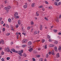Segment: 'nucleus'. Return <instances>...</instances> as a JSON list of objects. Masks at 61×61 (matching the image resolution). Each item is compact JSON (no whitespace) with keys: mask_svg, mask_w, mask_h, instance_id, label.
<instances>
[{"mask_svg":"<svg viewBox=\"0 0 61 61\" xmlns=\"http://www.w3.org/2000/svg\"><path fill=\"white\" fill-rule=\"evenodd\" d=\"M19 53H18L19 55L20 56H22V53H23V51H19Z\"/></svg>","mask_w":61,"mask_h":61,"instance_id":"obj_1","label":"nucleus"},{"mask_svg":"<svg viewBox=\"0 0 61 61\" xmlns=\"http://www.w3.org/2000/svg\"><path fill=\"white\" fill-rule=\"evenodd\" d=\"M9 47H7V49H6V52H10V49H9Z\"/></svg>","mask_w":61,"mask_h":61,"instance_id":"obj_2","label":"nucleus"},{"mask_svg":"<svg viewBox=\"0 0 61 61\" xmlns=\"http://www.w3.org/2000/svg\"><path fill=\"white\" fill-rule=\"evenodd\" d=\"M27 40L26 39H24L22 41V43H23V44L27 42Z\"/></svg>","mask_w":61,"mask_h":61,"instance_id":"obj_3","label":"nucleus"},{"mask_svg":"<svg viewBox=\"0 0 61 61\" xmlns=\"http://www.w3.org/2000/svg\"><path fill=\"white\" fill-rule=\"evenodd\" d=\"M56 57L57 58L59 57V53H58L56 54Z\"/></svg>","mask_w":61,"mask_h":61,"instance_id":"obj_4","label":"nucleus"},{"mask_svg":"<svg viewBox=\"0 0 61 61\" xmlns=\"http://www.w3.org/2000/svg\"><path fill=\"white\" fill-rule=\"evenodd\" d=\"M5 9L6 10V11H7V12H8V11H9V10L8 8H7V7H5Z\"/></svg>","mask_w":61,"mask_h":61,"instance_id":"obj_5","label":"nucleus"},{"mask_svg":"<svg viewBox=\"0 0 61 61\" xmlns=\"http://www.w3.org/2000/svg\"><path fill=\"white\" fill-rule=\"evenodd\" d=\"M54 49L55 51H57V47H56L55 46L54 47Z\"/></svg>","mask_w":61,"mask_h":61,"instance_id":"obj_6","label":"nucleus"},{"mask_svg":"<svg viewBox=\"0 0 61 61\" xmlns=\"http://www.w3.org/2000/svg\"><path fill=\"white\" fill-rule=\"evenodd\" d=\"M33 49L32 48H30V49L28 50V51L30 52H32V51H33Z\"/></svg>","mask_w":61,"mask_h":61,"instance_id":"obj_7","label":"nucleus"},{"mask_svg":"<svg viewBox=\"0 0 61 61\" xmlns=\"http://www.w3.org/2000/svg\"><path fill=\"white\" fill-rule=\"evenodd\" d=\"M28 45H32V42L31 41H29L28 42Z\"/></svg>","mask_w":61,"mask_h":61,"instance_id":"obj_8","label":"nucleus"},{"mask_svg":"<svg viewBox=\"0 0 61 61\" xmlns=\"http://www.w3.org/2000/svg\"><path fill=\"white\" fill-rule=\"evenodd\" d=\"M18 13L17 12H15L14 15V16H17V15H18Z\"/></svg>","mask_w":61,"mask_h":61,"instance_id":"obj_9","label":"nucleus"},{"mask_svg":"<svg viewBox=\"0 0 61 61\" xmlns=\"http://www.w3.org/2000/svg\"><path fill=\"white\" fill-rule=\"evenodd\" d=\"M18 25H20L21 24V20H19L18 21Z\"/></svg>","mask_w":61,"mask_h":61,"instance_id":"obj_10","label":"nucleus"},{"mask_svg":"<svg viewBox=\"0 0 61 61\" xmlns=\"http://www.w3.org/2000/svg\"><path fill=\"white\" fill-rule=\"evenodd\" d=\"M51 53L52 55H53V56H54V51L53 50H52Z\"/></svg>","mask_w":61,"mask_h":61,"instance_id":"obj_11","label":"nucleus"},{"mask_svg":"<svg viewBox=\"0 0 61 61\" xmlns=\"http://www.w3.org/2000/svg\"><path fill=\"white\" fill-rule=\"evenodd\" d=\"M42 28H43V26L42 25H40V30H42Z\"/></svg>","mask_w":61,"mask_h":61,"instance_id":"obj_12","label":"nucleus"},{"mask_svg":"<svg viewBox=\"0 0 61 61\" xmlns=\"http://www.w3.org/2000/svg\"><path fill=\"white\" fill-rule=\"evenodd\" d=\"M12 31H14V28L13 27V26H11L10 27Z\"/></svg>","mask_w":61,"mask_h":61,"instance_id":"obj_13","label":"nucleus"},{"mask_svg":"<svg viewBox=\"0 0 61 61\" xmlns=\"http://www.w3.org/2000/svg\"><path fill=\"white\" fill-rule=\"evenodd\" d=\"M31 6L32 7H35V3H33L31 5Z\"/></svg>","mask_w":61,"mask_h":61,"instance_id":"obj_14","label":"nucleus"},{"mask_svg":"<svg viewBox=\"0 0 61 61\" xmlns=\"http://www.w3.org/2000/svg\"><path fill=\"white\" fill-rule=\"evenodd\" d=\"M8 21L10 23H11V19L10 18H9L8 20Z\"/></svg>","mask_w":61,"mask_h":61,"instance_id":"obj_15","label":"nucleus"},{"mask_svg":"<svg viewBox=\"0 0 61 61\" xmlns=\"http://www.w3.org/2000/svg\"><path fill=\"white\" fill-rule=\"evenodd\" d=\"M5 26H6V27H7V28H9V26H8V24H5Z\"/></svg>","mask_w":61,"mask_h":61,"instance_id":"obj_16","label":"nucleus"},{"mask_svg":"<svg viewBox=\"0 0 61 61\" xmlns=\"http://www.w3.org/2000/svg\"><path fill=\"white\" fill-rule=\"evenodd\" d=\"M11 51H12L13 52H15V50L14 49H11Z\"/></svg>","mask_w":61,"mask_h":61,"instance_id":"obj_17","label":"nucleus"},{"mask_svg":"<svg viewBox=\"0 0 61 61\" xmlns=\"http://www.w3.org/2000/svg\"><path fill=\"white\" fill-rule=\"evenodd\" d=\"M23 7L24 8H27V5H24L23 6Z\"/></svg>","mask_w":61,"mask_h":61,"instance_id":"obj_18","label":"nucleus"},{"mask_svg":"<svg viewBox=\"0 0 61 61\" xmlns=\"http://www.w3.org/2000/svg\"><path fill=\"white\" fill-rule=\"evenodd\" d=\"M50 45V47H54L55 46L53 44H51V45Z\"/></svg>","mask_w":61,"mask_h":61,"instance_id":"obj_19","label":"nucleus"},{"mask_svg":"<svg viewBox=\"0 0 61 61\" xmlns=\"http://www.w3.org/2000/svg\"><path fill=\"white\" fill-rule=\"evenodd\" d=\"M43 5L40 6L38 7V8H43Z\"/></svg>","mask_w":61,"mask_h":61,"instance_id":"obj_20","label":"nucleus"},{"mask_svg":"<svg viewBox=\"0 0 61 61\" xmlns=\"http://www.w3.org/2000/svg\"><path fill=\"white\" fill-rule=\"evenodd\" d=\"M1 41L2 44H4V41L3 40H1Z\"/></svg>","mask_w":61,"mask_h":61,"instance_id":"obj_21","label":"nucleus"},{"mask_svg":"<svg viewBox=\"0 0 61 61\" xmlns=\"http://www.w3.org/2000/svg\"><path fill=\"white\" fill-rule=\"evenodd\" d=\"M42 43H44V42H45V40L44 39H42Z\"/></svg>","mask_w":61,"mask_h":61,"instance_id":"obj_22","label":"nucleus"},{"mask_svg":"<svg viewBox=\"0 0 61 61\" xmlns=\"http://www.w3.org/2000/svg\"><path fill=\"white\" fill-rule=\"evenodd\" d=\"M7 7L8 8L9 10V9H10V8H11V7L10 6H8V7Z\"/></svg>","mask_w":61,"mask_h":61,"instance_id":"obj_23","label":"nucleus"},{"mask_svg":"<svg viewBox=\"0 0 61 61\" xmlns=\"http://www.w3.org/2000/svg\"><path fill=\"white\" fill-rule=\"evenodd\" d=\"M15 18L17 19H18V18H19V16H15Z\"/></svg>","mask_w":61,"mask_h":61,"instance_id":"obj_24","label":"nucleus"},{"mask_svg":"<svg viewBox=\"0 0 61 61\" xmlns=\"http://www.w3.org/2000/svg\"><path fill=\"white\" fill-rule=\"evenodd\" d=\"M36 16H39V14L37 13V12H36Z\"/></svg>","mask_w":61,"mask_h":61,"instance_id":"obj_25","label":"nucleus"},{"mask_svg":"<svg viewBox=\"0 0 61 61\" xmlns=\"http://www.w3.org/2000/svg\"><path fill=\"white\" fill-rule=\"evenodd\" d=\"M55 5H57V2L56 1L55 3Z\"/></svg>","mask_w":61,"mask_h":61,"instance_id":"obj_26","label":"nucleus"},{"mask_svg":"<svg viewBox=\"0 0 61 61\" xmlns=\"http://www.w3.org/2000/svg\"><path fill=\"white\" fill-rule=\"evenodd\" d=\"M39 61H43V58H41L40 59Z\"/></svg>","mask_w":61,"mask_h":61,"instance_id":"obj_27","label":"nucleus"},{"mask_svg":"<svg viewBox=\"0 0 61 61\" xmlns=\"http://www.w3.org/2000/svg\"><path fill=\"white\" fill-rule=\"evenodd\" d=\"M49 8L50 9H52L53 8H52V7L51 6H50L49 7Z\"/></svg>","mask_w":61,"mask_h":61,"instance_id":"obj_28","label":"nucleus"},{"mask_svg":"<svg viewBox=\"0 0 61 61\" xmlns=\"http://www.w3.org/2000/svg\"><path fill=\"white\" fill-rule=\"evenodd\" d=\"M26 46V45H22V46L23 47H25L26 46Z\"/></svg>","mask_w":61,"mask_h":61,"instance_id":"obj_29","label":"nucleus"},{"mask_svg":"<svg viewBox=\"0 0 61 61\" xmlns=\"http://www.w3.org/2000/svg\"><path fill=\"white\" fill-rule=\"evenodd\" d=\"M30 26H28L27 27V29L28 30H29V29H30Z\"/></svg>","mask_w":61,"mask_h":61,"instance_id":"obj_30","label":"nucleus"},{"mask_svg":"<svg viewBox=\"0 0 61 61\" xmlns=\"http://www.w3.org/2000/svg\"><path fill=\"white\" fill-rule=\"evenodd\" d=\"M52 39H49V42H52Z\"/></svg>","mask_w":61,"mask_h":61,"instance_id":"obj_31","label":"nucleus"},{"mask_svg":"<svg viewBox=\"0 0 61 61\" xmlns=\"http://www.w3.org/2000/svg\"><path fill=\"white\" fill-rule=\"evenodd\" d=\"M54 30V32H55V33H56V32L57 31V30Z\"/></svg>","mask_w":61,"mask_h":61,"instance_id":"obj_32","label":"nucleus"},{"mask_svg":"<svg viewBox=\"0 0 61 61\" xmlns=\"http://www.w3.org/2000/svg\"><path fill=\"white\" fill-rule=\"evenodd\" d=\"M56 20V21L57 22H59V21H58V19H57L56 20Z\"/></svg>","mask_w":61,"mask_h":61,"instance_id":"obj_33","label":"nucleus"},{"mask_svg":"<svg viewBox=\"0 0 61 61\" xmlns=\"http://www.w3.org/2000/svg\"><path fill=\"white\" fill-rule=\"evenodd\" d=\"M34 33L35 34H37V31H34Z\"/></svg>","mask_w":61,"mask_h":61,"instance_id":"obj_34","label":"nucleus"},{"mask_svg":"<svg viewBox=\"0 0 61 61\" xmlns=\"http://www.w3.org/2000/svg\"><path fill=\"white\" fill-rule=\"evenodd\" d=\"M31 25H32L34 24V22H33L32 21L31 22Z\"/></svg>","mask_w":61,"mask_h":61,"instance_id":"obj_35","label":"nucleus"},{"mask_svg":"<svg viewBox=\"0 0 61 61\" xmlns=\"http://www.w3.org/2000/svg\"><path fill=\"white\" fill-rule=\"evenodd\" d=\"M45 20H48V19L46 17H45Z\"/></svg>","mask_w":61,"mask_h":61,"instance_id":"obj_36","label":"nucleus"},{"mask_svg":"<svg viewBox=\"0 0 61 61\" xmlns=\"http://www.w3.org/2000/svg\"><path fill=\"white\" fill-rule=\"evenodd\" d=\"M50 36H49V35H48L47 36V38H48L49 39V38H50Z\"/></svg>","mask_w":61,"mask_h":61,"instance_id":"obj_37","label":"nucleus"},{"mask_svg":"<svg viewBox=\"0 0 61 61\" xmlns=\"http://www.w3.org/2000/svg\"><path fill=\"white\" fill-rule=\"evenodd\" d=\"M32 59L33 60V61H36V59H35L33 58H32Z\"/></svg>","mask_w":61,"mask_h":61,"instance_id":"obj_38","label":"nucleus"},{"mask_svg":"<svg viewBox=\"0 0 61 61\" xmlns=\"http://www.w3.org/2000/svg\"><path fill=\"white\" fill-rule=\"evenodd\" d=\"M2 30L3 31H5V28H3V29H2Z\"/></svg>","mask_w":61,"mask_h":61,"instance_id":"obj_39","label":"nucleus"},{"mask_svg":"<svg viewBox=\"0 0 61 61\" xmlns=\"http://www.w3.org/2000/svg\"><path fill=\"white\" fill-rule=\"evenodd\" d=\"M45 49H46V48H47V45H46L45 46Z\"/></svg>","mask_w":61,"mask_h":61,"instance_id":"obj_40","label":"nucleus"},{"mask_svg":"<svg viewBox=\"0 0 61 61\" xmlns=\"http://www.w3.org/2000/svg\"><path fill=\"white\" fill-rule=\"evenodd\" d=\"M23 56H25V57L26 56V54L25 53H24L23 54Z\"/></svg>","mask_w":61,"mask_h":61,"instance_id":"obj_41","label":"nucleus"},{"mask_svg":"<svg viewBox=\"0 0 61 61\" xmlns=\"http://www.w3.org/2000/svg\"><path fill=\"white\" fill-rule=\"evenodd\" d=\"M61 49V47H60L59 48H58V50H60Z\"/></svg>","mask_w":61,"mask_h":61,"instance_id":"obj_42","label":"nucleus"},{"mask_svg":"<svg viewBox=\"0 0 61 61\" xmlns=\"http://www.w3.org/2000/svg\"><path fill=\"white\" fill-rule=\"evenodd\" d=\"M45 3H46V4H48V2H47V1H45Z\"/></svg>","mask_w":61,"mask_h":61,"instance_id":"obj_43","label":"nucleus"},{"mask_svg":"<svg viewBox=\"0 0 61 61\" xmlns=\"http://www.w3.org/2000/svg\"><path fill=\"white\" fill-rule=\"evenodd\" d=\"M10 59V57H7V60H9V59Z\"/></svg>","mask_w":61,"mask_h":61,"instance_id":"obj_44","label":"nucleus"},{"mask_svg":"<svg viewBox=\"0 0 61 61\" xmlns=\"http://www.w3.org/2000/svg\"><path fill=\"white\" fill-rule=\"evenodd\" d=\"M15 53H19V51H15Z\"/></svg>","mask_w":61,"mask_h":61,"instance_id":"obj_45","label":"nucleus"},{"mask_svg":"<svg viewBox=\"0 0 61 61\" xmlns=\"http://www.w3.org/2000/svg\"><path fill=\"white\" fill-rule=\"evenodd\" d=\"M10 33H7V34H6V36H9V35H10Z\"/></svg>","mask_w":61,"mask_h":61,"instance_id":"obj_46","label":"nucleus"},{"mask_svg":"<svg viewBox=\"0 0 61 61\" xmlns=\"http://www.w3.org/2000/svg\"><path fill=\"white\" fill-rule=\"evenodd\" d=\"M5 4H6L7 3V1L6 0H5Z\"/></svg>","mask_w":61,"mask_h":61,"instance_id":"obj_47","label":"nucleus"},{"mask_svg":"<svg viewBox=\"0 0 61 61\" xmlns=\"http://www.w3.org/2000/svg\"><path fill=\"white\" fill-rule=\"evenodd\" d=\"M46 58H47L48 57V54H47L46 56Z\"/></svg>","mask_w":61,"mask_h":61,"instance_id":"obj_48","label":"nucleus"},{"mask_svg":"<svg viewBox=\"0 0 61 61\" xmlns=\"http://www.w3.org/2000/svg\"><path fill=\"white\" fill-rule=\"evenodd\" d=\"M58 43V42H57V41H55V44H57Z\"/></svg>","mask_w":61,"mask_h":61,"instance_id":"obj_49","label":"nucleus"},{"mask_svg":"<svg viewBox=\"0 0 61 61\" xmlns=\"http://www.w3.org/2000/svg\"><path fill=\"white\" fill-rule=\"evenodd\" d=\"M1 24H4V22L3 21H2L1 22Z\"/></svg>","mask_w":61,"mask_h":61,"instance_id":"obj_50","label":"nucleus"},{"mask_svg":"<svg viewBox=\"0 0 61 61\" xmlns=\"http://www.w3.org/2000/svg\"><path fill=\"white\" fill-rule=\"evenodd\" d=\"M1 54L2 55H4V52H2V53H1Z\"/></svg>","mask_w":61,"mask_h":61,"instance_id":"obj_51","label":"nucleus"},{"mask_svg":"<svg viewBox=\"0 0 61 61\" xmlns=\"http://www.w3.org/2000/svg\"><path fill=\"white\" fill-rule=\"evenodd\" d=\"M42 10L43 11H45V9L44 8H42Z\"/></svg>","mask_w":61,"mask_h":61,"instance_id":"obj_52","label":"nucleus"},{"mask_svg":"<svg viewBox=\"0 0 61 61\" xmlns=\"http://www.w3.org/2000/svg\"><path fill=\"white\" fill-rule=\"evenodd\" d=\"M58 34L59 35H61V32H59L58 33Z\"/></svg>","mask_w":61,"mask_h":61,"instance_id":"obj_53","label":"nucleus"},{"mask_svg":"<svg viewBox=\"0 0 61 61\" xmlns=\"http://www.w3.org/2000/svg\"><path fill=\"white\" fill-rule=\"evenodd\" d=\"M2 20V18H0V21H1Z\"/></svg>","mask_w":61,"mask_h":61,"instance_id":"obj_54","label":"nucleus"},{"mask_svg":"<svg viewBox=\"0 0 61 61\" xmlns=\"http://www.w3.org/2000/svg\"><path fill=\"white\" fill-rule=\"evenodd\" d=\"M37 56L38 57H39L40 56V55H38Z\"/></svg>","mask_w":61,"mask_h":61,"instance_id":"obj_55","label":"nucleus"},{"mask_svg":"<svg viewBox=\"0 0 61 61\" xmlns=\"http://www.w3.org/2000/svg\"><path fill=\"white\" fill-rule=\"evenodd\" d=\"M16 34L17 35H18V32H16Z\"/></svg>","mask_w":61,"mask_h":61,"instance_id":"obj_56","label":"nucleus"},{"mask_svg":"<svg viewBox=\"0 0 61 61\" xmlns=\"http://www.w3.org/2000/svg\"><path fill=\"white\" fill-rule=\"evenodd\" d=\"M60 18H61V15H59V19Z\"/></svg>","mask_w":61,"mask_h":61,"instance_id":"obj_57","label":"nucleus"},{"mask_svg":"<svg viewBox=\"0 0 61 61\" xmlns=\"http://www.w3.org/2000/svg\"><path fill=\"white\" fill-rule=\"evenodd\" d=\"M16 28H18V26H19L17 25L16 26Z\"/></svg>","mask_w":61,"mask_h":61,"instance_id":"obj_58","label":"nucleus"},{"mask_svg":"<svg viewBox=\"0 0 61 61\" xmlns=\"http://www.w3.org/2000/svg\"><path fill=\"white\" fill-rule=\"evenodd\" d=\"M17 39H18V38L19 37V36L18 35L17 36Z\"/></svg>","mask_w":61,"mask_h":61,"instance_id":"obj_59","label":"nucleus"},{"mask_svg":"<svg viewBox=\"0 0 61 61\" xmlns=\"http://www.w3.org/2000/svg\"><path fill=\"white\" fill-rule=\"evenodd\" d=\"M51 52H49V55H51Z\"/></svg>","mask_w":61,"mask_h":61,"instance_id":"obj_60","label":"nucleus"},{"mask_svg":"<svg viewBox=\"0 0 61 61\" xmlns=\"http://www.w3.org/2000/svg\"><path fill=\"white\" fill-rule=\"evenodd\" d=\"M16 48H19V46H16Z\"/></svg>","mask_w":61,"mask_h":61,"instance_id":"obj_61","label":"nucleus"},{"mask_svg":"<svg viewBox=\"0 0 61 61\" xmlns=\"http://www.w3.org/2000/svg\"><path fill=\"white\" fill-rule=\"evenodd\" d=\"M51 28H53V26H51Z\"/></svg>","mask_w":61,"mask_h":61,"instance_id":"obj_62","label":"nucleus"},{"mask_svg":"<svg viewBox=\"0 0 61 61\" xmlns=\"http://www.w3.org/2000/svg\"><path fill=\"white\" fill-rule=\"evenodd\" d=\"M59 5H61V2H60L59 3Z\"/></svg>","mask_w":61,"mask_h":61,"instance_id":"obj_63","label":"nucleus"},{"mask_svg":"<svg viewBox=\"0 0 61 61\" xmlns=\"http://www.w3.org/2000/svg\"><path fill=\"white\" fill-rule=\"evenodd\" d=\"M2 50V48L0 47V51H1Z\"/></svg>","mask_w":61,"mask_h":61,"instance_id":"obj_64","label":"nucleus"}]
</instances>
